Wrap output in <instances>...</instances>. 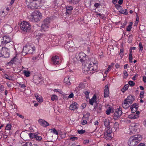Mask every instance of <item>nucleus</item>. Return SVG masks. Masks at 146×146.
<instances>
[{"instance_id": "f257e3e1", "label": "nucleus", "mask_w": 146, "mask_h": 146, "mask_svg": "<svg viewBox=\"0 0 146 146\" xmlns=\"http://www.w3.org/2000/svg\"><path fill=\"white\" fill-rule=\"evenodd\" d=\"M76 57L78 60L80 61L83 64L84 63H85V70L91 73V71H90L91 67V59L88 58V60H87V56L84 53L82 52L76 53Z\"/></svg>"}, {"instance_id": "f03ea898", "label": "nucleus", "mask_w": 146, "mask_h": 146, "mask_svg": "<svg viewBox=\"0 0 146 146\" xmlns=\"http://www.w3.org/2000/svg\"><path fill=\"white\" fill-rule=\"evenodd\" d=\"M42 17L41 13L38 11H35L29 16L28 18L31 22H36L39 21Z\"/></svg>"}, {"instance_id": "7ed1b4c3", "label": "nucleus", "mask_w": 146, "mask_h": 146, "mask_svg": "<svg viewBox=\"0 0 146 146\" xmlns=\"http://www.w3.org/2000/svg\"><path fill=\"white\" fill-rule=\"evenodd\" d=\"M142 138L140 135H135L129 138L128 144L130 146H135L142 139Z\"/></svg>"}, {"instance_id": "20e7f679", "label": "nucleus", "mask_w": 146, "mask_h": 146, "mask_svg": "<svg viewBox=\"0 0 146 146\" xmlns=\"http://www.w3.org/2000/svg\"><path fill=\"white\" fill-rule=\"evenodd\" d=\"M20 27L21 30L25 32H28L31 29V26L29 23L24 21L21 23Z\"/></svg>"}, {"instance_id": "39448f33", "label": "nucleus", "mask_w": 146, "mask_h": 146, "mask_svg": "<svg viewBox=\"0 0 146 146\" xmlns=\"http://www.w3.org/2000/svg\"><path fill=\"white\" fill-rule=\"evenodd\" d=\"M130 109L132 114L129 115L128 117L131 119H135L138 118L140 112L139 111H137V109L136 108Z\"/></svg>"}, {"instance_id": "423d86ee", "label": "nucleus", "mask_w": 146, "mask_h": 146, "mask_svg": "<svg viewBox=\"0 0 146 146\" xmlns=\"http://www.w3.org/2000/svg\"><path fill=\"white\" fill-rule=\"evenodd\" d=\"M50 19L49 17L46 18L43 21L41 26L42 31H45L48 28V24L50 23Z\"/></svg>"}, {"instance_id": "0eeeda50", "label": "nucleus", "mask_w": 146, "mask_h": 146, "mask_svg": "<svg viewBox=\"0 0 146 146\" xmlns=\"http://www.w3.org/2000/svg\"><path fill=\"white\" fill-rule=\"evenodd\" d=\"M112 132V129L111 128H108V130H106V132L104 133V137L106 139L110 140L112 138L111 133Z\"/></svg>"}, {"instance_id": "6e6552de", "label": "nucleus", "mask_w": 146, "mask_h": 146, "mask_svg": "<svg viewBox=\"0 0 146 146\" xmlns=\"http://www.w3.org/2000/svg\"><path fill=\"white\" fill-rule=\"evenodd\" d=\"M122 113L121 108H119L117 109L113 114V119L115 120L119 119Z\"/></svg>"}, {"instance_id": "1a4fd4ad", "label": "nucleus", "mask_w": 146, "mask_h": 146, "mask_svg": "<svg viewBox=\"0 0 146 146\" xmlns=\"http://www.w3.org/2000/svg\"><path fill=\"white\" fill-rule=\"evenodd\" d=\"M29 136L30 138H35L37 141H40L42 139V137L39 136L37 133H30L29 134Z\"/></svg>"}, {"instance_id": "9d476101", "label": "nucleus", "mask_w": 146, "mask_h": 146, "mask_svg": "<svg viewBox=\"0 0 146 146\" xmlns=\"http://www.w3.org/2000/svg\"><path fill=\"white\" fill-rule=\"evenodd\" d=\"M1 40L2 44L3 45H5L7 43L11 42V39L9 36H5L2 38Z\"/></svg>"}, {"instance_id": "9b49d317", "label": "nucleus", "mask_w": 146, "mask_h": 146, "mask_svg": "<svg viewBox=\"0 0 146 146\" xmlns=\"http://www.w3.org/2000/svg\"><path fill=\"white\" fill-rule=\"evenodd\" d=\"M59 57L57 56L56 55L53 56L51 59L52 63L54 65H56L60 64V62L59 61Z\"/></svg>"}, {"instance_id": "f8f14e48", "label": "nucleus", "mask_w": 146, "mask_h": 146, "mask_svg": "<svg viewBox=\"0 0 146 146\" xmlns=\"http://www.w3.org/2000/svg\"><path fill=\"white\" fill-rule=\"evenodd\" d=\"M31 48V46L29 45H27L24 46L22 52V54L25 55L27 54H28L29 49Z\"/></svg>"}, {"instance_id": "ddd939ff", "label": "nucleus", "mask_w": 146, "mask_h": 146, "mask_svg": "<svg viewBox=\"0 0 146 146\" xmlns=\"http://www.w3.org/2000/svg\"><path fill=\"white\" fill-rule=\"evenodd\" d=\"M125 100H126L127 102L131 104L133 101L134 100V96L132 95L128 96L125 99Z\"/></svg>"}, {"instance_id": "4468645a", "label": "nucleus", "mask_w": 146, "mask_h": 146, "mask_svg": "<svg viewBox=\"0 0 146 146\" xmlns=\"http://www.w3.org/2000/svg\"><path fill=\"white\" fill-rule=\"evenodd\" d=\"M94 110H96L97 112L100 113L102 109V105L100 104H99L98 103H97V104H94Z\"/></svg>"}, {"instance_id": "2eb2a0df", "label": "nucleus", "mask_w": 146, "mask_h": 146, "mask_svg": "<svg viewBox=\"0 0 146 146\" xmlns=\"http://www.w3.org/2000/svg\"><path fill=\"white\" fill-rule=\"evenodd\" d=\"M38 122L40 125L46 127L49 125V124L46 121L42 119H39Z\"/></svg>"}, {"instance_id": "dca6fc26", "label": "nucleus", "mask_w": 146, "mask_h": 146, "mask_svg": "<svg viewBox=\"0 0 146 146\" xmlns=\"http://www.w3.org/2000/svg\"><path fill=\"white\" fill-rule=\"evenodd\" d=\"M73 43L72 41H70L67 42L64 45L65 47L68 50L69 48L73 47Z\"/></svg>"}, {"instance_id": "f3484780", "label": "nucleus", "mask_w": 146, "mask_h": 146, "mask_svg": "<svg viewBox=\"0 0 146 146\" xmlns=\"http://www.w3.org/2000/svg\"><path fill=\"white\" fill-rule=\"evenodd\" d=\"M66 13L67 15H69L71 13L72 10L73 9L72 6H68L66 7Z\"/></svg>"}, {"instance_id": "a211bd4d", "label": "nucleus", "mask_w": 146, "mask_h": 146, "mask_svg": "<svg viewBox=\"0 0 146 146\" xmlns=\"http://www.w3.org/2000/svg\"><path fill=\"white\" fill-rule=\"evenodd\" d=\"M78 104L76 102H74L70 105L69 109L71 110H74L77 109L78 108Z\"/></svg>"}, {"instance_id": "6ab92c4d", "label": "nucleus", "mask_w": 146, "mask_h": 146, "mask_svg": "<svg viewBox=\"0 0 146 146\" xmlns=\"http://www.w3.org/2000/svg\"><path fill=\"white\" fill-rule=\"evenodd\" d=\"M108 87V85H106L105 86V89L104 90V97L105 98H106L109 96V91Z\"/></svg>"}, {"instance_id": "aec40b11", "label": "nucleus", "mask_w": 146, "mask_h": 146, "mask_svg": "<svg viewBox=\"0 0 146 146\" xmlns=\"http://www.w3.org/2000/svg\"><path fill=\"white\" fill-rule=\"evenodd\" d=\"M98 99L97 98L96 96V94L94 95L92 98V105H94V104H97V102H98Z\"/></svg>"}, {"instance_id": "412c9836", "label": "nucleus", "mask_w": 146, "mask_h": 146, "mask_svg": "<svg viewBox=\"0 0 146 146\" xmlns=\"http://www.w3.org/2000/svg\"><path fill=\"white\" fill-rule=\"evenodd\" d=\"M104 124L105 127H106V130H108V128H110V121L108 119H105L104 121Z\"/></svg>"}, {"instance_id": "4be33fe9", "label": "nucleus", "mask_w": 146, "mask_h": 146, "mask_svg": "<svg viewBox=\"0 0 146 146\" xmlns=\"http://www.w3.org/2000/svg\"><path fill=\"white\" fill-rule=\"evenodd\" d=\"M129 104V103H128L127 102L126 100H124L123 102L122 106L124 109H127L130 106Z\"/></svg>"}, {"instance_id": "5701e85b", "label": "nucleus", "mask_w": 146, "mask_h": 146, "mask_svg": "<svg viewBox=\"0 0 146 146\" xmlns=\"http://www.w3.org/2000/svg\"><path fill=\"white\" fill-rule=\"evenodd\" d=\"M34 79L35 82L36 84H39L42 81V79L41 77L37 76L36 77H35Z\"/></svg>"}, {"instance_id": "b1692460", "label": "nucleus", "mask_w": 146, "mask_h": 146, "mask_svg": "<svg viewBox=\"0 0 146 146\" xmlns=\"http://www.w3.org/2000/svg\"><path fill=\"white\" fill-rule=\"evenodd\" d=\"M94 65L93 68L92 69V71L96 70H97L98 67V63L97 61H94L93 62Z\"/></svg>"}, {"instance_id": "393cba45", "label": "nucleus", "mask_w": 146, "mask_h": 146, "mask_svg": "<svg viewBox=\"0 0 146 146\" xmlns=\"http://www.w3.org/2000/svg\"><path fill=\"white\" fill-rule=\"evenodd\" d=\"M3 28L4 30L7 31L8 32H10L12 30L11 27L9 25H5Z\"/></svg>"}, {"instance_id": "a878e982", "label": "nucleus", "mask_w": 146, "mask_h": 146, "mask_svg": "<svg viewBox=\"0 0 146 146\" xmlns=\"http://www.w3.org/2000/svg\"><path fill=\"white\" fill-rule=\"evenodd\" d=\"M35 96L38 102H42L43 101V99L42 98V97L40 96H39L38 94H35Z\"/></svg>"}, {"instance_id": "bb28decb", "label": "nucleus", "mask_w": 146, "mask_h": 146, "mask_svg": "<svg viewBox=\"0 0 146 146\" xmlns=\"http://www.w3.org/2000/svg\"><path fill=\"white\" fill-rule=\"evenodd\" d=\"M119 12L121 14H124L125 15H127L128 14L127 10L123 9L122 8L119 11Z\"/></svg>"}, {"instance_id": "cd10ccee", "label": "nucleus", "mask_w": 146, "mask_h": 146, "mask_svg": "<svg viewBox=\"0 0 146 146\" xmlns=\"http://www.w3.org/2000/svg\"><path fill=\"white\" fill-rule=\"evenodd\" d=\"M129 129L130 130V133H134L137 129V127H130Z\"/></svg>"}, {"instance_id": "c85d7f7f", "label": "nucleus", "mask_w": 146, "mask_h": 146, "mask_svg": "<svg viewBox=\"0 0 146 146\" xmlns=\"http://www.w3.org/2000/svg\"><path fill=\"white\" fill-rule=\"evenodd\" d=\"M129 87L128 84L125 85L121 89V91L123 92H124L126 90H127Z\"/></svg>"}, {"instance_id": "c756f323", "label": "nucleus", "mask_w": 146, "mask_h": 146, "mask_svg": "<svg viewBox=\"0 0 146 146\" xmlns=\"http://www.w3.org/2000/svg\"><path fill=\"white\" fill-rule=\"evenodd\" d=\"M69 77H66L65 78L64 80V83L67 84H68V85H69L70 84V81L69 80Z\"/></svg>"}, {"instance_id": "7c9ffc66", "label": "nucleus", "mask_w": 146, "mask_h": 146, "mask_svg": "<svg viewBox=\"0 0 146 146\" xmlns=\"http://www.w3.org/2000/svg\"><path fill=\"white\" fill-rule=\"evenodd\" d=\"M31 48L30 49H29L28 54H32L33 53V51L35 50V47H32L31 46Z\"/></svg>"}, {"instance_id": "2f4dec72", "label": "nucleus", "mask_w": 146, "mask_h": 146, "mask_svg": "<svg viewBox=\"0 0 146 146\" xmlns=\"http://www.w3.org/2000/svg\"><path fill=\"white\" fill-rule=\"evenodd\" d=\"M11 125L10 124H8L7 126H6V127H5V129L7 131H10L11 129Z\"/></svg>"}, {"instance_id": "473e14b6", "label": "nucleus", "mask_w": 146, "mask_h": 146, "mask_svg": "<svg viewBox=\"0 0 146 146\" xmlns=\"http://www.w3.org/2000/svg\"><path fill=\"white\" fill-rule=\"evenodd\" d=\"M24 73L25 75L27 77L30 76V73L29 71L24 70Z\"/></svg>"}, {"instance_id": "72a5a7b5", "label": "nucleus", "mask_w": 146, "mask_h": 146, "mask_svg": "<svg viewBox=\"0 0 146 146\" xmlns=\"http://www.w3.org/2000/svg\"><path fill=\"white\" fill-rule=\"evenodd\" d=\"M138 107V106L137 104L135 103L133 104L131 106L130 108H136L137 109Z\"/></svg>"}, {"instance_id": "f704fd0d", "label": "nucleus", "mask_w": 146, "mask_h": 146, "mask_svg": "<svg viewBox=\"0 0 146 146\" xmlns=\"http://www.w3.org/2000/svg\"><path fill=\"white\" fill-rule=\"evenodd\" d=\"M90 116V113H87L86 114L83 115V118H86V119H88Z\"/></svg>"}, {"instance_id": "c9c22d12", "label": "nucleus", "mask_w": 146, "mask_h": 146, "mask_svg": "<svg viewBox=\"0 0 146 146\" xmlns=\"http://www.w3.org/2000/svg\"><path fill=\"white\" fill-rule=\"evenodd\" d=\"M128 83L131 86H133L135 84V83L132 81H129L128 82Z\"/></svg>"}, {"instance_id": "e433bc0d", "label": "nucleus", "mask_w": 146, "mask_h": 146, "mask_svg": "<svg viewBox=\"0 0 146 146\" xmlns=\"http://www.w3.org/2000/svg\"><path fill=\"white\" fill-rule=\"evenodd\" d=\"M51 98L52 100L54 101L55 100H57L58 98L56 95H53L52 96Z\"/></svg>"}, {"instance_id": "4c0bfd02", "label": "nucleus", "mask_w": 146, "mask_h": 146, "mask_svg": "<svg viewBox=\"0 0 146 146\" xmlns=\"http://www.w3.org/2000/svg\"><path fill=\"white\" fill-rule=\"evenodd\" d=\"M78 133L80 134H82L84 133L85 132V130H83V129L81 130H78L77 131Z\"/></svg>"}, {"instance_id": "58836bf2", "label": "nucleus", "mask_w": 146, "mask_h": 146, "mask_svg": "<svg viewBox=\"0 0 146 146\" xmlns=\"http://www.w3.org/2000/svg\"><path fill=\"white\" fill-rule=\"evenodd\" d=\"M51 130H52V132L55 134L57 135H58V132L57 131L56 129L55 128H53L51 129Z\"/></svg>"}, {"instance_id": "ea45409f", "label": "nucleus", "mask_w": 146, "mask_h": 146, "mask_svg": "<svg viewBox=\"0 0 146 146\" xmlns=\"http://www.w3.org/2000/svg\"><path fill=\"white\" fill-rule=\"evenodd\" d=\"M133 57L132 54H129V62L130 63H131L132 62Z\"/></svg>"}, {"instance_id": "a19ab883", "label": "nucleus", "mask_w": 146, "mask_h": 146, "mask_svg": "<svg viewBox=\"0 0 146 146\" xmlns=\"http://www.w3.org/2000/svg\"><path fill=\"white\" fill-rule=\"evenodd\" d=\"M86 101L88 102V101L89 102V103L90 105H91V99H90L89 98V96H86Z\"/></svg>"}, {"instance_id": "79ce46f5", "label": "nucleus", "mask_w": 146, "mask_h": 146, "mask_svg": "<svg viewBox=\"0 0 146 146\" xmlns=\"http://www.w3.org/2000/svg\"><path fill=\"white\" fill-rule=\"evenodd\" d=\"M39 54L37 56H36L34 57H33L32 58V60H39L40 59V57H39Z\"/></svg>"}, {"instance_id": "37998d69", "label": "nucleus", "mask_w": 146, "mask_h": 146, "mask_svg": "<svg viewBox=\"0 0 146 146\" xmlns=\"http://www.w3.org/2000/svg\"><path fill=\"white\" fill-rule=\"evenodd\" d=\"M132 36L131 35H129L128 36V42L130 43L132 42Z\"/></svg>"}, {"instance_id": "c03bdc74", "label": "nucleus", "mask_w": 146, "mask_h": 146, "mask_svg": "<svg viewBox=\"0 0 146 146\" xmlns=\"http://www.w3.org/2000/svg\"><path fill=\"white\" fill-rule=\"evenodd\" d=\"M115 7L119 11L122 8L118 4L116 5Z\"/></svg>"}, {"instance_id": "a18cd8bd", "label": "nucleus", "mask_w": 146, "mask_h": 146, "mask_svg": "<svg viewBox=\"0 0 146 146\" xmlns=\"http://www.w3.org/2000/svg\"><path fill=\"white\" fill-rule=\"evenodd\" d=\"M30 6V9H37L38 8V6L37 5H35L33 6V5H31L30 6Z\"/></svg>"}, {"instance_id": "49530a36", "label": "nucleus", "mask_w": 146, "mask_h": 146, "mask_svg": "<svg viewBox=\"0 0 146 146\" xmlns=\"http://www.w3.org/2000/svg\"><path fill=\"white\" fill-rule=\"evenodd\" d=\"M111 109L109 108L106 111V113L107 115H109L110 113Z\"/></svg>"}, {"instance_id": "de8ad7c7", "label": "nucleus", "mask_w": 146, "mask_h": 146, "mask_svg": "<svg viewBox=\"0 0 146 146\" xmlns=\"http://www.w3.org/2000/svg\"><path fill=\"white\" fill-rule=\"evenodd\" d=\"M138 125L137 123L135 124V123H133L131 124L130 127H137V126Z\"/></svg>"}, {"instance_id": "09e8293b", "label": "nucleus", "mask_w": 146, "mask_h": 146, "mask_svg": "<svg viewBox=\"0 0 146 146\" xmlns=\"http://www.w3.org/2000/svg\"><path fill=\"white\" fill-rule=\"evenodd\" d=\"M132 28L131 25H129L126 28V31H131Z\"/></svg>"}, {"instance_id": "8fccbe9b", "label": "nucleus", "mask_w": 146, "mask_h": 146, "mask_svg": "<svg viewBox=\"0 0 146 146\" xmlns=\"http://www.w3.org/2000/svg\"><path fill=\"white\" fill-rule=\"evenodd\" d=\"M144 92L143 91H141L140 94L139 96L141 98H143Z\"/></svg>"}, {"instance_id": "3c124183", "label": "nucleus", "mask_w": 146, "mask_h": 146, "mask_svg": "<svg viewBox=\"0 0 146 146\" xmlns=\"http://www.w3.org/2000/svg\"><path fill=\"white\" fill-rule=\"evenodd\" d=\"M139 50L142 51L143 50V47L142 46V44L141 42H140L139 44Z\"/></svg>"}, {"instance_id": "603ef678", "label": "nucleus", "mask_w": 146, "mask_h": 146, "mask_svg": "<svg viewBox=\"0 0 146 146\" xmlns=\"http://www.w3.org/2000/svg\"><path fill=\"white\" fill-rule=\"evenodd\" d=\"M78 139V137H72L70 138V140L72 141L76 140Z\"/></svg>"}, {"instance_id": "864d4df0", "label": "nucleus", "mask_w": 146, "mask_h": 146, "mask_svg": "<svg viewBox=\"0 0 146 146\" xmlns=\"http://www.w3.org/2000/svg\"><path fill=\"white\" fill-rule=\"evenodd\" d=\"M19 84L21 88H23V89H24L26 87L25 86L24 84H22L21 83H19Z\"/></svg>"}, {"instance_id": "5fc2aeb1", "label": "nucleus", "mask_w": 146, "mask_h": 146, "mask_svg": "<svg viewBox=\"0 0 146 146\" xmlns=\"http://www.w3.org/2000/svg\"><path fill=\"white\" fill-rule=\"evenodd\" d=\"M43 35V34L38 33V35H36V38L37 39H39L40 37L42 36Z\"/></svg>"}, {"instance_id": "6e6d98bb", "label": "nucleus", "mask_w": 146, "mask_h": 146, "mask_svg": "<svg viewBox=\"0 0 146 146\" xmlns=\"http://www.w3.org/2000/svg\"><path fill=\"white\" fill-rule=\"evenodd\" d=\"M31 143L30 142H27L23 146H31Z\"/></svg>"}, {"instance_id": "4d7b16f0", "label": "nucleus", "mask_w": 146, "mask_h": 146, "mask_svg": "<svg viewBox=\"0 0 146 146\" xmlns=\"http://www.w3.org/2000/svg\"><path fill=\"white\" fill-rule=\"evenodd\" d=\"M84 87V85L83 83H80L79 85V88H83Z\"/></svg>"}, {"instance_id": "13d9d810", "label": "nucleus", "mask_w": 146, "mask_h": 146, "mask_svg": "<svg viewBox=\"0 0 146 146\" xmlns=\"http://www.w3.org/2000/svg\"><path fill=\"white\" fill-rule=\"evenodd\" d=\"M38 0H26V1L29 3H32L33 1H36Z\"/></svg>"}, {"instance_id": "bf43d9fd", "label": "nucleus", "mask_w": 146, "mask_h": 146, "mask_svg": "<svg viewBox=\"0 0 146 146\" xmlns=\"http://www.w3.org/2000/svg\"><path fill=\"white\" fill-rule=\"evenodd\" d=\"M16 58V57H15L13 58L10 62L9 63H11L12 64L14 63L13 62L15 61H16L15 59Z\"/></svg>"}, {"instance_id": "052dcab7", "label": "nucleus", "mask_w": 146, "mask_h": 146, "mask_svg": "<svg viewBox=\"0 0 146 146\" xmlns=\"http://www.w3.org/2000/svg\"><path fill=\"white\" fill-rule=\"evenodd\" d=\"M123 74L125 75V76L124 77V78H126L128 76V74L125 70H124L123 71Z\"/></svg>"}, {"instance_id": "680f3d73", "label": "nucleus", "mask_w": 146, "mask_h": 146, "mask_svg": "<svg viewBox=\"0 0 146 146\" xmlns=\"http://www.w3.org/2000/svg\"><path fill=\"white\" fill-rule=\"evenodd\" d=\"M16 115L17 116H19L21 118L23 119L24 118V117L22 115L19 114L18 113H16Z\"/></svg>"}, {"instance_id": "e2e57ef3", "label": "nucleus", "mask_w": 146, "mask_h": 146, "mask_svg": "<svg viewBox=\"0 0 146 146\" xmlns=\"http://www.w3.org/2000/svg\"><path fill=\"white\" fill-rule=\"evenodd\" d=\"M124 52V49L123 48H122L120 49V52L119 54L121 56V55H122V53H123Z\"/></svg>"}, {"instance_id": "0e129e2a", "label": "nucleus", "mask_w": 146, "mask_h": 146, "mask_svg": "<svg viewBox=\"0 0 146 146\" xmlns=\"http://www.w3.org/2000/svg\"><path fill=\"white\" fill-rule=\"evenodd\" d=\"M100 5V4L98 3H96L94 4V6L96 8H98Z\"/></svg>"}, {"instance_id": "69168bd1", "label": "nucleus", "mask_w": 146, "mask_h": 146, "mask_svg": "<svg viewBox=\"0 0 146 146\" xmlns=\"http://www.w3.org/2000/svg\"><path fill=\"white\" fill-rule=\"evenodd\" d=\"M84 93L86 95V96H89V94L90 92L88 91H85L84 92Z\"/></svg>"}, {"instance_id": "338daca9", "label": "nucleus", "mask_w": 146, "mask_h": 146, "mask_svg": "<svg viewBox=\"0 0 146 146\" xmlns=\"http://www.w3.org/2000/svg\"><path fill=\"white\" fill-rule=\"evenodd\" d=\"M0 90L3 91L4 90V87L3 85L0 84Z\"/></svg>"}, {"instance_id": "774afa93", "label": "nucleus", "mask_w": 146, "mask_h": 146, "mask_svg": "<svg viewBox=\"0 0 146 146\" xmlns=\"http://www.w3.org/2000/svg\"><path fill=\"white\" fill-rule=\"evenodd\" d=\"M93 122L94 123V124L95 126L97 125L98 123V122L97 120H96V121H93Z\"/></svg>"}]
</instances>
